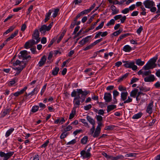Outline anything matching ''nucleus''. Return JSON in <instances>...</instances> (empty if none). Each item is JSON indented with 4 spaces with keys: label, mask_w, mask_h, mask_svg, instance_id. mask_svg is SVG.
I'll use <instances>...</instances> for the list:
<instances>
[{
    "label": "nucleus",
    "mask_w": 160,
    "mask_h": 160,
    "mask_svg": "<svg viewBox=\"0 0 160 160\" xmlns=\"http://www.w3.org/2000/svg\"><path fill=\"white\" fill-rule=\"evenodd\" d=\"M71 96L74 98L73 102L74 106L73 110L75 112L76 109H79L80 105V88L73 90L71 92Z\"/></svg>",
    "instance_id": "1"
},
{
    "label": "nucleus",
    "mask_w": 160,
    "mask_h": 160,
    "mask_svg": "<svg viewBox=\"0 0 160 160\" xmlns=\"http://www.w3.org/2000/svg\"><path fill=\"white\" fill-rule=\"evenodd\" d=\"M157 57H154L151 59L143 67V69L144 70H148L150 69H152L155 68L156 65L155 62L157 61Z\"/></svg>",
    "instance_id": "2"
},
{
    "label": "nucleus",
    "mask_w": 160,
    "mask_h": 160,
    "mask_svg": "<svg viewBox=\"0 0 160 160\" xmlns=\"http://www.w3.org/2000/svg\"><path fill=\"white\" fill-rule=\"evenodd\" d=\"M128 93L127 92H122L121 93V100L124 101V103H129L132 102V99L129 96L128 97V99L126 100Z\"/></svg>",
    "instance_id": "3"
},
{
    "label": "nucleus",
    "mask_w": 160,
    "mask_h": 160,
    "mask_svg": "<svg viewBox=\"0 0 160 160\" xmlns=\"http://www.w3.org/2000/svg\"><path fill=\"white\" fill-rule=\"evenodd\" d=\"M53 22H51L48 26L44 24L39 29V31L41 34L45 35L46 31H49L53 25Z\"/></svg>",
    "instance_id": "4"
},
{
    "label": "nucleus",
    "mask_w": 160,
    "mask_h": 160,
    "mask_svg": "<svg viewBox=\"0 0 160 160\" xmlns=\"http://www.w3.org/2000/svg\"><path fill=\"white\" fill-rule=\"evenodd\" d=\"M28 54V52L27 50H24L21 51L18 55V58L19 59L22 58L23 60H27L28 59H29L31 58V57L29 55L27 56Z\"/></svg>",
    "instance_id": "5"
},
{
    "label": "nucleus",
    "mask_w": 160,
    "mask_h": 160,
    "mask_svg": "<svg viewBox=\"0 0 160 160\" xmlns=\"http://www.w3.org/2000/svg\"><path fill=\"white\" fill-rule=\"evenodd\" d=\"M38 40H37L36 41L33 39L29 40L25 42L24 45V48L26 49H28L30 47H32L33 45L38 44Z\"/></svg>",
    "instance_id": "6"
},
{
    "label": "nucleus",
    "mask_w": 160,
    "mask_h": 160,
    "mask_svg": "<svg viewBox=\"0 0 160 160\" xmlns=\"http://www.w3.org/2000/svg\"><path fill=\"white\" fill-rule=\"evenodd\" d=\"M124 65L126 68H132V70L134 71L136 70L138 68L137 66L134 65V62H130L128 61Z\"/></svg>",
    "instance_id": "7"
},
{
    "label": "nucleus",
    "mask_w": 160,
    "mask_h": 160,
    "mask_svg": "<svg viewBox=\"0 0 160 160\" xmlns=\"http://www.w3.org/2000/svg\"><path fill=\"white\" fill-rule=\"evenodd\" d=\"M145 7L146 8H150L155 6V3L152 1L146 0L143 3Z\"/></svg>",
    "instance_id": "8"
},
{
    "label": "nucleus",
    "mask_w": 160,
    "mask_h": 160,
    "mask_svg": "<svg viewBox=\"0 0 160 160\" xmlns=\"http://www.w3.org/2000/svg\"><path fill=\"white\" fill-rule=\"evenodd\" d=\"M39 32L38 30L36 29L32 35V38L36 40V41L37 40H38L39 42L40 40V38L39 37Z\"/></svg>",
    "instance_id": "9"
},
{
    "label": "nucleus",
    "mask_w": 160,
    "mask_h": 160,
    "mask_svg": "<svg viewBox=\"0 0 160 160\" xmlns=\"http://www.w3.org/2000/svg\"><path fill=\"white\" fill-rule=\"evenodd\" d=\"M103 98L106 102H110L112 99L111 94L110 93H105Z\"/></svg>",
    "instance_id": "10"
},
{
    "label": "nucleus",
    "mask_w": 160,
    "mask_h": 160,
    "mask_svg": "<svg viewBox=\"0 0 160 160\" xmlns=\"http://www.w3.org/2000/svg\"><path fill=\"white\" fill-rule=\"evenodd\" d=\"M89 91H83L81 89V102H83L85 100L86 96L88 93Z\"/></svg>",
    "instance_id": "11"
},
{
    "label": "nucleus",
    "mask_w": 160,
    "mask_h": 160,
    "mask_svg": "<svg viewBox=\"0 0 160 160\" xmlns=\"http://www.w3.org/2000/svg\"><path fill=\"white\" fill-rule=\"evenodd\" d=\"M155 80L154 75L150 74L144 78V81L145 82H152Z\"/></svg>",
    "instance_id": "12"
},
{
    "label": "nucleus",
    "mask_w": 160,
    "mask_h": 160,
    "mask_svg": "<svg viewBox=\"0 0 160 160\" xmlns=\"http://www.w3.org/2000/svg\"><path fill=\"white\" fill-rule=\"evenodd\" d=\"M80 28V26H78L75 28L74 29V31L72 33V35H75V36L74 37V39L76 38L80 34V30L77 33V32L78 31Z\"/></svg>",
    "instance_id": "13"
},
{
    "label": "nucleus",
    "mask_w": 160,
    "mask_h": 160,
    "mask_svg": "<svg viewBox=\"0 0 160 160\" xmlns=\"http://www.w3.org/2000/svg\"><path fill=\"white\" fill-rule=\"evenodd\" d=\"M46 57L45 55L43 56L40 59L38 63V66L40 67L42 66L45 63L46 60Z\"/></svg>",
    "instance_id": "14"
},
{
    "label": "nucleus",
    "mask_w": 160,
    "mask_h": 160,
    "mask_svg": "<svg viewBox=\"0 0 160 160\" xmlns=\"http://www.w3.org/2000/svg\"><path fill=\"white\" fill-rule=\"evenodd\" d=\"M124 158V157L122 155H118L116 157L112 156H109L108 159L110 160H118L120 159H122Z\"/></svg>",
    "instance_id": "15"
},
{
    "label": "nucleus",
    "mask_w": 160,
    "mask_h": 160,
    "mask_svg": "<svg viewBox=\"0 0 160 160\" xmlns=\"http://www.w3.org/2000/svg\"><path fill=\"white\" fill-rule=\"evenodd\" d=\"M153 107V102L150 103L147 109V112L149 114H151L152 112V108Z\"/></svg>",
    "instance_id": "16"
},
{
    "label": "nucleus",
    "mask_w": 160,
    "mask_h": 160,
    "mask_svg": "<svg viewBox=\"0 0 160 160\" xmlns=\"http://www.w3.org/2000/svg\"><path fill=\"white\" fill-rule=\"evenodd\" d=\"M52 11L51 10H49L48 12L46 13L45 15V18L44 20V22H46L49 19L52 14Z\"/></svg>",
    "instance_id": "17"
},
{
    "label": "nucleus",
    "mask_w": 160,
    "mask_h": 160,
    "mask_svg": "<svg viewBox=\"0 0 160 160\" xmlns=\"http://www.w3.org/2000/svg\"><path fill=\"white\" fill-rule=\"evenodd\" d=\"M138 92V90L137 89H134L132 90L130 93V96L133 98H135L136 95Z\"/></svg>",
    "instance_id": "18"
},
{
    "label": "nucleus",
    "mask_w": 160,
    "mask_h": 160,
    "mask_svg": "<svg viewBox=\"0 0 160 160\" xmlns=\"http://www.w3.org/2000/svg\"><path fill=\"white\" fill-rule=\"evenodd\" d=\"M14 131V129L13 128H11L6 131L5 135V137H8Z\"/></svg>",
    "instance_id": "19"
},
{
    "label": "nucleus",
    "mask_w": 160,
    "mask_h": 160,
    "mask_svg": "<svg viewBox=\"0 0 160 160\" xmlns=\"http://www.w3.org/2000/svg\"><path fill=\"white\" fill-rule=\"evenodd\" d=\"M13 152H8L5 153V157L3 158V160H8L14 154Z\"/></svg>",
    "instance_id": "20"
},
{
    "label": "nucleus",
    "mask_w": 160,
    "mask_h": 160,
    "mask_svg": "<svg viewBox=\"0 0 160 160\" xmlns=\"http://www.w3.org/2000/svg\"><path fill=\"white\" fill-rule=\"evenodd\" d=\"M91 36H88L86 37L83 38L82 41H81V44L83 45L87 43L89 41V38H90Z\"/></svg>",
    "instance_id": "21"
},
{
    "label": "nucleus",
    "mask_w": 160,
    "mask_h": 160,
    "mask_svg": "<svg viewBox=\"0 0 160 160\" xmlns=\"http://www.w3.org/2000/svg\"><path fill=\"white\" fill-rule=\"evenodd\" d=\"M111 10L112 11V14L113 15H115L118 13L119 12V10L117 9L116 7L114 5H112L111 6Z\"/></svg>",
    "instance_id": "22"
},
{
    "label": "nucleus",
    "mask_w": 160,
    "mask_h": 160,
    "mask_svg": "<svg viewBox=\"0 0 160 160\" xmlns=\"http://www.w3.org/2000/svg\"><path fill=\"white\" fill-rule=\"evenodd\" d=\"M15 28V27L14 26H11L5 32L3 33V35L5 36L7 34L10 32L12 31Z\"/></svg>",
    "instance_id": "23"
},
{
    "label": "nucleus",
    "mask_w": 160,
    "mask_h": 160,
    "mask_svg": "<svg viewBox=\"0 0 160 160\" xmlns=\"http://www.w3.org/2000/svg\"><path fill=\"white\" fill-rule=\"evenodd\" d=\"M59 70V69L58 67H55L53 68L52 72V74L54 75H57Z\"/></svg>",
    "instance_id": "24"
},
{
    "label": "nucleus",
    "mask_w": 160,
    "mask_h": 160,
    "mask_svg": "<svg viewBox=\"0 0 160 160\" xmlns=\"http://www.w3.org/2000/svg\"><path fill=\"white\" fill-rule=\"evenodd\" d=\"M39 110V106L34 105L31 108V111L32 113H35Z\"/></svg>",
    "instance_id": "25"
},
{
    "label": "nucleus",
    "mask_w": 160,
    "mask_h": 160,
    "mask_svg": "<svg viewBox=\"0 0 160 160\" xmlns=\"http://www.w3.org/2000/svg\"><path fill=\"white\" fill-rule=\"evenodd\" d=\"M116 108V106L114 105H111L107 106V111L109 112L111 110H113Z\"/></svg>",
    "instance_id": "26"
},
{
    "label": "nucleus",
    "mask_w": 160,
    "mask_h": 160,
    "mask_svg": "<svg viewBox=\"0 0 160 160\" xmlns=\"http://www.w3.org/2000/svg\"><path fill=\"white\" fill-rule=\"evenodd\" d=\"M87 119L88 122L92 125V126H94L95 124V121L90 116H88L87 117Z\"/></svg>",
    "instance_id": "27"
},
{
    "label": "nucleus",
    "mask_w": 160,
    "mask_h": 160,
    "mask_svg": "<svg viewBox=\"0 0 160 160\" xmlns=\"http://www.w3.org/2000/svg\"><path fill=\"white\" fill-rule=\"evenodd\" d=\"M38 105H39L38 106H39V111H42L46 107V105L42 103H39Z\"/></svg>",
    "instance_id": "28"
},
{
    "label": "nucleus",
    "mask_w": 160,
    "mask_h": 160,
    "mask_svg": "<svg viewBox=\"0 0 160 160\" xmlns=\"http://www.w3.org/2000/svg\"><path fill=\"white\" fill-rule=\"evenodd\" d=\"M123 50L125 52H129L132 50V48L129 45H126L123 47Z\"/></svg>",
    "instance_id": "29"
},
{
    "label": "nucleus",
    "mask_w": 160,
    "mask_h": 160,
    "mask_svg": "<svg viewBox=\"0 0 160 160\" xmlns=\"http://www.w3.org/2000/svg\"><path fill=\"white\" fill-rule=\"evenodd\" d=\"M80 24V21H78L77 22H76L73 21H72L70 26V28L71 29L73 28L75 25L77 26Z\"/></svg>",
    "instance_id": "30"
},
{
    "label": "nucleus",
    "mask_w": 160,
    "mask_h": 160,
    "mask_svg": "<svg viewBox=\"0 0 160 160\" xmlns=\"http://www.w3.org/2000/svg\"><path fill=\"white\" fill-rule=\"evenodd\" d=\"M144 63V62L142 61L141 59H138L136 60V63L138 66H142Z\"/></svg>",
    "instance_id": "31"
},
{
    "label": "nucleus",
    "mask_w": 160,
    "mask_h": 160,
    "mask_svg": "<svg viewBox=\"0 0 160 160\" xmlns=\"http://www.w3.org/2000/svg\"><path fill=\"white\" fill-rule=\"evenodd\" d=\"M142 115V113L141 112L138 113L137 114H134L132 117V118L134 119H138L141 117Z\"/></svg>",
    "instance_id": "32"
},
{
    "label": "nucleus",
    "mask_w": 160,
    "mask_h": 160,
    "mask_svg": "<svg viewBox=\"0 0 160 160\" xmlns=\"http://www.w3.org/2000/svg\"><path fill=\"white\" fill-rule=\"evenodd\" d=\"M126 0H123L122 1L119 2L117 0H115L113 2V4L114 5L118 4L121 5H122L123 3Z\"/></svg>",
    "instance_id": "33"
},
{
    "label": "nucleus",
    "mask_w": 160,
    "mask_h": 160,
    "mask_svg": "<svg viewBox=\"0 0 160 160\" xmlns=\"http://www.w3.org/2000/svg\"><path fill=\"white\" fill-rule=\"evenodd\" d=\"M59 9L58 8H56L54 9V12L52 13V16L53 18L56 17L58 14V13L59 11Z\"/></svg>",
    "instance_id": "34"
},
{
    "label": "nucleus",
    "mask_w": 160,
    "mask_h": 160,
    "mask_svg": "<svg viewBox=\"0 0 160 160\" xmlns=\"http://www.w3.org/2000/svg\"><path fill=\"white\" fill-rule=\"evenodd\" d=\"M100 130H101L96 128L94 134H93V137H98L99 134L100 133Z\"/></svg>",
    "instance_id": "35"
},
{
    "label": "nucleus",
    "mask_w": 160,
    "mask_h": 160,
    "mask_svg": "<svg viewBox=\"0 0 160 160\" xmlns=\"http://www.w3.org/2000/svg\"><path fill=\"white\" fill-rule=\"evenodd\" d=\"M129 34V33H126L123 34L121 35L118 38V40H117V42H118L121 40L123 38L126 37L128 36Z\"/></svg>",
    "instance_id": "36"
},
{
    "label": "nucleus",
    "mask_w": 160,
    "mask_h": 160,
    "mask_svg": "<svg viewBox=\"0 0 160 160\" xmlns=\"http://www.w3.org/2000/svg\"><path fill=\"white\" fill-rule=\"evenodd\" d=\"M9 112V109H4L2 112V117H4Z\"/></svg>",
    "instance_id": "37"
},
{
    "label": "nucleus",
    "mask_w": 160,
    "mask_h": 160,
    "mask_svg": "<svg viewBox=\"0 0 160 160\" xmlns=\"http://www.w3.org/2000/svg\"><path fill=\"white\" fill-rule=\"evenodd\" d=\"M128 73H126L123 76H122L121 78L118 79V82H121L124 79L126 78L128 75Z\"/></svg>",
    "instance_id": "38"
},
{
    "label": "nucleus",
    "mask_w": 160,
    "mask_h": 160,
    "mask_svg": "<svg viewBox=\"0 0 160 160\" xmlns=\"http://www.w3.org/2000/svg\"><path fill=\"white\" fill-rule=\"evenodd\" d=\"M57 39L56 38H54L53 39H52L50 41V43L48 45V47L50 48L51 47V46L53 44L54 42L56 41Z\"/></svg>",
    "instance_id": "39"
},
{
    "label": "nucleus",
    "mask_w": 160,
    "mask_h": 160,
    "mask_svg": "<svg viewBox=\"0 0 160 160\" xmlns=\"http://www.w3.org/2000/svg\"><path fill=\"white\" fill-rule=\"evenodd\" d=\"M141 9L142 10V11L141 13V14L143 16L146 15V12L145 11L146 10L145 8L143 6H141Z\"/></svg>",
    "instance_id": "40"
},
{
    "label": "nucleus",
    "mask_w": 160,
    "mask_h": 160,
    "mask_svg": "<svg viewBox=\"0 0 160 160\" xmlns=\"http://www.w3.org/2000/svg\"><path fill=\"white\" fill-rule=\"evenodd\" d=\"M72 128V127L70 125H68L67 127L63 129L64 131L66 132L68 131H70Z\"/></svg>",
    "instance_id": "41"
},
{
    "label": "nucleus",
    "mask_w": 160,
    "mask_h": 160,
    "mask_svg": "<svg viewBox=\"0 0 160 160\" xmlns=\"http://www.w3.org/2000/svg\"><path fill=\"white\" fill-rule=\"evenodd\" d=\"M18 30H16L14 33H12L10 37L12 39L16 36L18 33Z\"/></svg>",
    "instance_id": "42"
},
{
    "label": "nucleus",
    "mask_w": 160,
    "mask_h": 160,
    "mask_svg": "<svg viewBox=\"0 0 160 160\" xmlns=\"http://www.w3.org/2000/svg\"><path fill=\"white\" fill-rule=\"evenodd\" d=\"M115 21L114 19H112L107 23V26H108L112 25H113L115 23Z\"/></svg>",
    "instance_id": "43"
},
{
    "label": "nucleus",
    "mask_w": 160,
    "mask_h": 160,
    "mask_svg": "<svg viewBox=\"0 0 160 160\" xmlns=\"http://www.w3.org/2000/svg\"><path fill=\"white\" fill-rule=\"evenodd\" d=\"M151 72L150 71L148 70V71H143V77H144L145 76H147L149 75L151 73Z\"/></svg>",
    "instance_id": "44"
},
{
    "label": "nucleus",
    "mask_w": 160,
    "mask_h": 160,
    "mask_svg": "<svg viewBox=\"0 0 160 160\" xmlns=\"http://www.w3.org/2000/svg\"><path fill=\"white\" fill-rule=\"evenodd\" d=\"M39 90L38 88H35L31 92L32 95H34L36 94H37Z\"/></svg>",
    "instance_id": "45"
},
{
    "label": "nucleus",
    "mask_w": 160,
    "mask_h": 160,
    "mask_svg": "<svg viewBox=\"0 0 160 160\" xmlns=\"http://www.w3.org/2000/svg\"><path fill=\"white\" fill-rule=\"evenodd\" d=\"M104 23V22H102L96 28L95 30H99V29H100L101 28H102L103 26Z\"/></svg>",
    "instance_id": "46"
},
{
    "label": "nucleus",
    "mask_w": 160,
    "mask_h": 160,
    "mask_svg": "<svg viewBox=\"0 0 160 160\" xmlns=\"http://www.w3.org/2000/svg\"><path fill=\"white\" fill-rule=\"evenodd\" d=\"M64 34L63 33H62L59 36V38L58 39L57 41V43H58L60 42L61 41V40L63 38V37H64Z\"/></svg>",
    "instance_id": "47"
},
{
    "label": "nucleus",
    "mask_w": 160,
    "mask_h": 160,
    "mask_svg": "<svg viewBox=\"0 0 160 160\" xmlns=\"http://www.w3.org/2000/svg\"><path fill=\"white\" fill-rule=\"evenodd\" d=\"M140 94H142V95H144L145 94L144 93H142L141 92H138V95L136 97V100L137 101H138L140 100V98H139V97L140 95Z\"/></svg>",
    "instance_id": "48"
},
{
    "label": "nucleus",
    "mask_w": 160,
    "mask_h": 160,
    "mask_svg": "<svg viewBox=\"0 0 160 160\" xmlns=\"http://www.w3.org/2000/svg\"><path fill=\"white\" fill-rule=\"evenodd\" d=\"M23 7H18L16 8H14L12 9V11L14 12H17L19 10H21L22 9Z\"/></svg>",
    "instance_id": "49"
},
{
    "label": "nucleus",
    "mask_w": 160,
    "mask_h": 160,
    "mask_svg": "<svg viewBox=\"0 0 160 160\" xmlns=\"http://www.w3.org/2000/svg\"><path fill=\"white\" fill-rule=\"evenodd\" d=\"M118 89L119 90L121 91H125L126 90V88L123 87L122 85H119L118 86Z\"/></svg>",
    "instance_id": "50"
},
{
    "label": "nucleus",
    "mask_w": 160,
    "mask_h": 160,
    "mask_svg": "<svg viewBox=\"0 0 160 160\" xmlns=\"http://www.w3.org/2000/svg\"><path fill=\"white\" fill-rule=\"evenodd\" d=\"M90 12V11H89L88 9H86V10L81 12V16L83 15L84 14H87Z\"/></svg>",
    "instance_id": "51"
},
{
    "label": "nucleus",
    "mask_w": 160,
    "mask_h": 160,
    "mask_svg": "<svg viewBox=\"0 0 160 160\" xmlns=\"http://www.w3.org/2000/svg\"><path fill=\"white\" fill-rule=\"evenodd\" d=\"M27 28L26 24L25 22L24 24H23L21 27V30L22 31H24L25 30V29Z\"/></svg>",
    "instance_id": "52"
},
{
    "label": "nucleus",
    "mask_w": 160,
    "mask_h": 160,
    "mask_svg": "<svg viewBox=\"0 0 160 160\" xmlns=\"http://www.w3.org/2000/svg\"><path fill=\"white\" fill-rule=\"evenodd\" d=\"M92 106V105L91 104H88L86 106H84V108L85 110H88L91 108Z\"/></svg>",
    "instance_id": "53"
},
{
    "label": "nucleus",
    "mask_w": 160,
    "mask_h": 160,
    "mask_svg": "<svg viewBox=\"0 0 160 160\" xmlns=\"http://www.w3.org/2000/svg\"><path fill=\"white\" fill-rule=\"evenodd\" d=\"M47 41V38L45 37H43L41 40V43L42 44H45L46 43Z\"/></svg>",
    "instance_id": "54"
},
{
    "label": "nucleus",
    "mask_w": 160,
    "mask_h": 160,
    "mask_svg": "<svg viewBox=\"0 0 160 160\" xmlns=\"http://www.w3.org/2000/svg\"><path fill=\"white\" fill-rule=\"evenodd\" d=\"M140 90V91H142L144 92H146L148 91L150 89L149 88H144L143 87H142L141 88H139Z\"/></svg>",
    "instance_id": "55"
},
{
    "label": "nucleus",
    "mask_w": 160,
    "mask_h": 160,
    "mask_svg": "<svg viewBox=\"0 0 160 160\" xmlns=\"http://www.w3.org/2000/svg\"><path fill=\"white\" fill-rule=\"evenodd\" d=\"M114 127L113 125H111L109 126H106L105 128V130H112L113 129Z\"/></svg>",
    "instance_id": "56"
},
{
    "label": "nucleus",
    "mask_w": 160,
    "mask_h": 160,
    "mask_svg": "<svg viewBox=\"0 0 160 160\" xmlns=\"http://www.w3.org/2000/svg\"><path fill=\"white\" fill-rule=\"evenodd\" d=\"M113 97H117L119 94V92L117 90H114L113 92Z\"/></svg>",
    "instance_id": "57"
},
{
    "label": "nucleus",
    "mask_w": 160,
    "mask_h": 160,
    "mask_svg": "<svg viewBox=\"0 0 160 160\" xmlns=\"http://www.w3.org/2000/svg\"><path fill=\"white\" fill-rule=\"evenodd\" d=\"M33 7V6L32 5H31L28 8V11L27 12V15H28L30 13L31 11L32 10Z\"/></svg>",
    "instance_id": "58"
},
{
    "label": "nucleus",
    "mask_w": 160,
    "mask_h": 160,
    "mask_svg": "<svg viewBox=\"0 0 160 160\" xmlns=\"http://www.w3.org/2000/svg\"><path fill=\"white\" fill-rule=\"evenodd\" d=\"M137 154L135 153H131L127 154L126 156L127 157H135Z\"/></svg>",
    "instance_id": "59"
},
{
    "label": "nucleus",
    "mask_w": 160,
    "mask_h": 160,
    "mask_svg": "<svg viewBox=\"0 0 160 160\" xmlns=\"http://www.w3.org/2000/svg\"><path fill=\"white\" fill-rule=\"evenodd\" d=\"M67 133L66 132H63L61 135L60 138L61 139H64L67 136Z\"/></svg>",
    "instance_id": "60"
},
{
    "label": "nucleus",
    "mask_w": 160,
    "mask_h": 160,
    "mask_svg": "<svg viewBox=\"0 0 160 160\" xmlns=\"http://www.w3.org/2000/svg\"><path fill=\"white\" fill-rule=\"evenodd\" d=\"M93 45H92V43L91 44H90V45H89V46L86 47H85L83 49V50L84 51H86V50H88L89 49H91V48H92L93 47Z\"/></svg>",
    "instance_id": "61"
},
{
    "label": "nucleus",
    "mask_w": 160,
    "mask_h": 160,
    "mask_svg": "<svg viewBox=\"0 0 160 160\" xmlns=\"http://www.w3.org/2000/svg\"><path fill=\"white\" fill-rule=\"evenodd\" d=\"M129 10L128 8H126L122 10L121 12L122 13L126 14L128 13L129 12Z\"/></svg>",
    "instance_id": "62"
},
{
    "label": "nucleus",
    "mask_w": 160,
    "mask_h": 160,
    "mask_svg": "<svg viewBox=\"0 0 160 160\" xmlns=\"http://www.w3.org/2000/svg\"><path fill=\"white\" fill-rule=\"evenodd\" d=\"M96 118L98 122H101L102 120V117L100 115H97Z\"/></svg>",
    "instance_id": "63"
},
{
    "label": "nucleus",
    "mask_w": 160,
    "mask_h": 160,
    "mask_svg": "<svg viewBox=\"0 0 160 160\" xmlns=\"http://www.w3.org/2000/svg\"><path fill=\"white\" fill-rule=\"evenodd\" d=\"M22 63L21 62L20 60H17L15 62H14V63H13V65H14V66H17V65H19L20 66V64Z\"/></svg>",
    "instance_id": "64"
}]
</instances>
